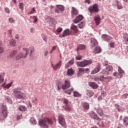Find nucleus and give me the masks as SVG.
I'll list each match as a JSON object with an SVG mask.
<instances>
[{
  "label": "nucleus",
  "mask_w": 128,
  "mask_h": 128,
  "mask_svg": "<svg viewBox=\"0 0 128 128\" xmlns=\"http://www.w3.org/2000/svg\"><path fill=\"white\" fill-rule=\"evenodd\" d=\"M22 89L20 88H17L13 90L12 94L14 96L15 98L18 100H26V94L22 92Z\"/></svg>",
  "instance_id": "nucleus-1"
},
{
  "label": "nucleus",
  "mask_w": 128,
  "mask_h": 128,
  "mask_svg": "<svg viewBox=\"0 0 128 128\" xmlns=\"http://www.w3.org/2000/svg\"><path fill=\"white\" fill-rule=\"evenodd\" d=\"M38 124L42 128H48L50 124H52V120L48 118H44L39 120Z\"/></svg>",
  "instance_id": "nucleus-2"
},
{
  "label": "nucleus",
  "mask_w": 128,
  "mask_h": 128,
  "mask_svg": "<svg viewBox=\"0 0 128 128\" xmlns=\"http://www.w3.org/2000/svg\"><path fill=\"white\" fill-rule=\"evenodd\" d=\"M30 52V49L24 48H23V51L20 52L16 57V60H20V58H26L28 56Z\"/></svg>",
  "instance_id": "nucleus-3"
},
{
  "label": "nucleus",
  "mask_w": 128,
  "mask_h": 128,
  "mask_svg": "<svg viewBox=\"0 0 128 128\" xmlns=\"http://www.w3.org/2000/svg\"><path fill=\"white\" fill-rule=\"evenodd\" d=\"M92 64V60H87L78 62L77 66L81 68H84L86 66H88V64Z\"/></svg>",
  "instance_id": "nucleus-4"
},
{
  "label": "nucleus",
  "mask_w": 128,
  "mask_h": 128,
  "mask_svg": "<svg viewBox=\"0 0 128 128\" xmlns=\"http://www.w3.org/2000/svg\"><path fill=\"white\" fill-rule=\"evenodd\" d=\"M112 66H108L102 71V74L105 76H110L112 74Z\"/></svg>",
  "instance_id": "nucleus-5"
},
{
  "label": "nucleus",
  "mask_w": 128,
  "mask_h": 128,
  "mask_svg": "<svg viewBox=\"0 0 128 128\" xmlns=\"http://www.w3.org/2000/svg\"><path fill=\"white\" fill-rule=\"evenodd\" d=\"M88 10V12H90V14H94L100 12V9H98V4H94L93 6H90Z\"/></svg>",
  "instance_id": "nucleus-6"
},
{
  "label": "nucleus",
  "mask_w": 128,
  "mask_h": 128,
  "mask_svg": "<svg viewBox=\"0 0 128 128\" xmlns=\"http://www.w3.org/2000/svg\"><path fill=\"white\" fill-rule=\"evenodd\" d=\"M74 36L72 32L68 28L64 30L62 34L59 36V38H66V36Z\"/></svg>",
  "instance_id": "nucleus-7"
},
{
  "label": "nucleus",
  "mask_w": 128,
  "mask_h": 128,
  "mask_svg": "<svg viewBox=\"0 0 128 128\" xmlns=\"http://www.w3.org/2000/svg\"><path fill=\"white\" fill-rule=\"evenodd\" d=\"M63 102L65 104L64 109L70 112V110H72V106L70 104H68V100L66 98H64Z\"/></svg>",
  "instance_id": "nucleus-8"
},
{
  "label": "nucleus",
  "mask_w": 128,
  "mask_h": 128,
  "mask_svg": "<svg viewBox=\"0 0 128 128\" xmlns=\"http://www.w3.org/2000/svg\"><path fill=\"white\" fill-rule=\"evenodd\" d=\"M0 111L4 118H6L8 116V110H6V107L5 106H1Z\"/></svg>",
  "instance_id": "nucleus-9"
},
{
  "label": "nucleus",
  "mask_w": 128,
  "mask_h": 128,
  "mask_svg": "<svg viewBox=\"0 0 128 128\" xmlns=\"http://www.w3.org/2000/svg\"><path fill=\"white\" fill-rule=\"evenodd\" d=\"M78 9L74 7H72L71 10L72 18H74L76 16H78Z\"/></svg>",
  "instance_id": "nucleus-10"
},
{
  "label": "nucleus",
  "mask_w": 128,
  "mask_h": 128,
  "mask_svg": "<svg viewBox=\"0 0 128 128\" xmlns=\"http://www.w3.org/2000/svg\"><path fill=\"white\" fill-rule=\"evenodd\" d=\"M112 80V77L107 76V77H104L103 76H102L100 77V82H106V84H108V82H110V80Z\"/></svg>",
  "instance_id": "nucleus-11"
},
{
  "label": "nucleus",
  "mask_w": 128,
  "mask_h": 128,
  "mask_svg": "<svg viewBox=\"0 0 128 128\" xmlns=\"http://www.w3.org/2000/svg\"><path fill=\"white\" fill-rule=\"evenodd\" d=\"M70 28L74 32H72V34H74V36H76L77 34H78V29L76 25L72 24Z\"/></svg>",
  "instance_id": "nucleus-12"
},
{
  "label": "nucleus",
  "mask_w": 128,
  "mask_h": 128,
  "mask_svg": "<svg viewBox=\"0 0 128 128\" xmlns=\"http://www.w3.org/2000/svg\"><path fill=\"white\" fill-rule=\"evenodd\" d=\"M58 122H59V124H60L61 126H64L66 125V121L64 120V115H59Z\"/></svg>",
  "instance_id": "nucleus-13"
},
{
  "label": "nucleus",
  "mask_w": 128,
  "mask_h": 128,
  "mask_svg": "<svg viewBox=\"0 0 128 128\" xmlns=\"http://www.w3.org/2000/svg\"><path fill=\"white\" fill-rule=\"evenodd\" d=\"M62 60H60L56 66H54V64H52L51 66L53 68V70H58V68H60V67L62 66Z\"/></svg>",
  "instance_id": "nucleus-14"
},
{
  "label": "nucleus",
  "mask_w": 128,
  "mask_h": 128,
  "mask_svg": "<svg viewBox=\"0 0 128 128\" xmlns=\"http://www.w3.org/2000/svg\"><path fill=\"white\" fill-rule=\"evenodd\" d=\"M70 86V83L68 80H65L64 85H62V90H66V88H68Z\"/></svg>",
  "instance_id": "nucleus-15"
},
{
  "label": "nucleus",
  "mask_w": 128,
  "mask_h": 128,
  "mask_svg": "<svg viewBox=\"0 0 128 128\" xmlns=\"http://www.w3.org/2000/svg\"><path fill=\"white\" fill-rule=\"evenodd\" d=\"M84 16H82V15H79L77 16L74 20V23L78 24L80 22H81V20H82Z\"/></svg>",
  "instance_id": "nucleus-16"
},
{
  "label": "nucleus",
  "mask_w": 128,
  "mask_h": 128,
  "mask_svg": "<svg viewBox=\"0 0 128 128\" xmlns=\"http://www.w3.org/2000/svg\"><path fill=\"white\" fill-rule=\"evenodd\" d=\"M100 70V66H97L91 72V74H96Z\"/></svg>",
  "instance_id": "nucleus-17"
},
{
  "label": "nucleus",
  "mask_w": 128,
  "mask_h": 128,
  "mask_svg": "<svg viewBox=\"0 0 128 128\" xmlns=\"http://www.w3.org/2000/svg\"><path fill=\"white\" fill-rule=\"evenodd\" d=\"M88 86H90V88H92L94 90H96L98 88V86L94 82H88Z\"/></svg>",
  "instance_id": "nucleus-18"
},
{
  "label": "nucleus",
  "mask_w": 128,
  "mask_h": 128,
  "mask_svg": "<svg viewBox=\"0 0 128 128\" xmlns=\"http://www.w3.org/2000/svg\"><path fill=\"white\" fill-rule=\"evenodd\" d=\"M94 20L96 22V25L98 26L100 24V16H96L94 18Z\"/></svg>",
  "instance_id": "nucleus-19"
},
{
  "label": "nucleus",
  "mask_w": 128,
  "mask_h": 128,
  "mask_svg": "<svg viewBox=\"0 0 128 128\" xmlns=\"http://www.w3.org/2000/svg\"><path fill=\"white\" fill-rule=\"evenodd\" d=\"M16 51L14 50L12 52H11L9 56H8V58L9 60H12L14 58V56H16Z\"/></svg>",
  "instance_id": "nucleus-20"
},
{
  "label": "nucleus",
  "mask_w": 128,
  "mask_h": 128,
  "mask_svg": "<svg viewBox=\"0 0 128 128\" xmlns=\"http://www.w3.org/2000/svg\"><path fill=\"white\" fill-rule=\"evenodd\" d=\"M86 50V46L82 44H80L78 46L77 48V50Z\"/></svg>",
  "instance_id": "nucleus-21"
},
{
  "label": "nucleus",
  "mask_w": 128,
  "mask_h": 128,
  "mask_svg": "<svg viewBox=\"0 0 128 128\" xmlns=\"http://www.w3.org/2000/svg\"><path fill=\"white\" fill-rule=\"evenodd\" d=\"M74 74V70H72V68H71L70 69L68 70L67 74L68 76H72Z\"/></svg>",
  "instance_id": "nucleus-22"
},
{
  "label": "nucleus",
  "mask_w": 128,
  "mask_h": 128,
  "mask_svg": "<svg viewBox=\"0 0 128 128\" xmlns=\"http://www.w3.org/2000/svg\"><path fill=\"white\" fill-rule=\"evenodd\" d=\"M9 46H16V42L14 39H12L9 41Z\"/></svg>",
  "instance_id": "nucleus-23"
},
{
  "label": "nucleus",
  "mask_w": 128,
  "mask_h": 128,
  "mask_svg": "<svg viewBox=\"0 0 128 128\" xmlns=\"http://www.w3.org/2000/svg\"><path fill=\"white\" fill-rule=\"evenodd\" d=\"M91 44H92V46H97L98 45V41H96V38H92L91 39Z\"/></svg>",
  "instance_id": "nucleus-24"
},
{
  "label": "nucleus",
  "mask_w": 128,
  "mask_h": 128,
  "mask_svg": "<svg viewBox=\"0 0 128 128\" xmlns=\"http://www.w3.org/2000/svg\"><path fill=\"white\" fill-rule=\"evenodd\" d=\"M26 107L24 106L21 105L19 107V110L20 112H26Z\"/></svg>",
  "instance_id": "nucleus-25"
},
{
  "label": "nucleus",
  "mask_w": 128,
  "mask_h": 128,
  "mask_svg": "<svg viewBox=\"0 0 128 128\" xmlns=\"http://www.w3.org/2000/svg\"><path fill=\"white\" fill-rule=\"evenodd\" d=\"M113 76H116L118 78H122V75L120 74L118 72L113 73Z\"/></svg>",
  "instance_id": "nucleus-26"
},
{
  "label": "nucleus",
  "mask_w": 128,
  "mask_h": 128,
  "mask_svg": "<svg viewBox=\"0 0 128 128\" xmlns=\"http://www.w3.org/2000/svg\"><path fill=\"white\" fill-rule=\"evenodd\" d=\"M102 52V49L100 46H97L94 50V54H100Z\"/></svg>",
  "instance_id": "nucleus-27"
},
{
  "label": "nucleus",
  "mask_w": 128,
  "mask_h": 128,
  "mask_svg": "<svg viewBox=\"0 0 128 128\" xmlns=\"http://www.w3.org/2000/svg\"><path fill=\"white\" fill-rule=\"evenodd\" d=\"M72 64H74V60H71L67 63L66 65L65 66V68H69L70 66H72Z\"/></svg>",
  "instance_id": "nucleus-28"
},
{
  "label": "nucleus",
  "mask_w": 128,
  "mask_h": 128,
  "mask_svg": "<svg viewBox=\"0 0 128 128\" xmlns=\"http://www.w3.org/2000/svg\"><path fill=\"white\" fill-rule=\"evenodd\" d=\"M116 2V6L118 10H122V3L120 2L118 0Z\"/></svg>",
  "instance_id": "nucleus-29"
},
{
  "label": "nucleus",
  "mask_w": 128,
  "mask_h": 128,
  "mask_svg": "<svg viewBox=\"0 0 128 128\" xmlns=\"http://www.w3.org/2000/svg\"><path fill=\"white\" fill-rule=\"evenodd\" d=\"M12 86V82H11L10 83H9L6 86H4V84H3L2 86L4 88H10Z\"/></svg>",
  "instance_id": "nucleus-30"
},
{
  "label": "nucleus",
  "mask_w": 128,
  "mask_h": 128,
  "mask_svg": "<svg viewBox=\"0 0 128 128\" xmlns=\"http://www.w3.org/2000/svg\"><path fill=\"white\" fill-rule=\"evenodd\" d=\"M90 116L92 118H93V120H96V118H98V116H96V113L94 112H91Z\"/></svg>",
  "instance_id": "nucleus-31"
},
{
  "label": "nucleus",
  "mask_w": 128,
  "mask_h": 128,
  "mask_svg": "<svg viewBox=\"0 0 128 128\" xmlns=\"http://www.w3.org/2000/svg\"><path fill=\"white\" fill-rule=\"evenodd\" d=\"M86 95L89 96V98H91V96H94V92L92 90H88Z\"/></svg>",
  "instance_id": "nucleus-32"
},
{
  "label": "nucleus",
  "mask_w": 128,
  "mask_h": 128,
  "mask_svg": "<svg viewBox=\"0 0 128 128\" xmlns=\"http://www.w3.org/2000/svg\"><path fill=\"white\" fill-rule=\"evenodd\" d=\"M83 108L84 110H89L90 109V104L88 103H84L83 104Z\"/></svg>",
  "instance_id": "nucleus-33"
},
{
  "label": "nucleus",
  "mask_w": 128,
  "mask_h": 128,
  "mask_svg": "<svg viewBox=\"0 0 128 128\" xmlns=\"http://www.w3.org/2000/svg\"><path fill=\"white\" fill-rule=\"evenodd\" d=\"M109 48H114V46H116V44L114 42H111L108 44Z\"/></svg>",
  "instance_id": "nucleus-34"
},
{
  "label": "nucleus",
  "mask_w": 128,
  "mask_h": 128,
  "mask_svg": "<svg viewBox=\"0 0 128 128\" xmlns=\"http://www.w3.org/2000/svg\"><path fill=\"white\" fill-rule=\"evenodd\" d=\"M97 112L100 116H104V112H102V109L99 108L97 110Z\"/></svg>",
  "instance_id": "nucleus-35"
},
{
  "label": "nucleus",
  "mask_w": 128,
  "mask_h": 128,
  "mask_svg": "<svg viewBox=\"0 0 128 128\" xmlns=\"http://www.w3.org/2000/svg\"><path fill=\"white\" fill-rule=\"evenodd\" d=\"M73 94H74V96L76 97H80V96H82L80 94L78 93V92L76 91H74L73 92Z\"/></svg>",
  "instance_id": "nucleus-36"
},
{
  "label": "nucleus",
  "mask_w": 128,
  "mask_h": 128,
  "mask_svg": "<svg viewBox=\"0 0 128 128\" xmlns=\"http://www.w3.org/2000/svg\"><path fill=\"white\" fill-rule=\"evenodd\" d=\"M56 7L58 8V10H61V12H64V6H62V5H56Z\"/></svg>",
  "instance_id": "nucleus-37"
},
{
  "label": "nucleus",
  "mask_w": 128,
  "mask_h": 128,
  "mask_svg": "<svg viewBox=\"0 0 128 128\" xmlns=\"http://www.w3.org/2000/svg\"><path fill=\"white\" fill-rule=\"evenodd\" d=\"M74 90V88H72L70 90H65V94H72V92H73Z\"/></svg>",
  "instance_id": "nucleus-38"
},
{
  "label": "nucleus",
  "mask_w": 128,
  "mask_h": 128,
  "mask_svg": "<svg viewBox=\"0 0 128 128\" xmlns=\"http://www.w3.org/2000/svg\"><path fill=\"white\" fill-rule=\"evenodd\" d=\"M118 71L119 74H121V76H122L123 74H124V70H122V68H120V67L118 68Z\"/></svg>",
  "instance_id": "nucleus-39"
},
{
  "label": "nucleus",
  "mask_w": 128,
  "mask_h": 128,
  "mask_svg": "<svg viewBox=\"0 0 128 128\" xmlns=\"http://www.w3.org/2000/svg\"><path fill=\"white\" fill-rule=\"evenodd\" d=\"M124 40L126 44H128V34H126V36H124Z\"/></svg>",
  "instance_id": "nucleus-40"
},
{
  "label": "nucleus",
  "mask_w": 128,
  "mask_h": 128,
  "mask_svg": "<svg viewBox=\"0 0 128 128\" xmlns=\"http://www.w3.org/2000/svg\"><path fill=\"white\" fill-rule=\"evenodd\" d=\"M124 122L126 126H128V117H126L124 118Z\"/></svg>",
  "instance_id": "nucleus-41"
},
{
  "label": "nucleus",
  "mask_w": 128,
  "mask_h": 128,
  "mask_svg": "<svg viewBox=\"0 0 128 128\" xmlns=\"http://www.w3.org/2000/svg\"><path fill=\"white\" fill-rule=\"evenodd\" d=\"M4 76H2V75L0 74V84H2L4 82Z\"/></svg>",
  "instance_id": "nucleus-42"
},
{
  "label": "nucleus",
  "mask_w": 128,
  "mask_h": 128,
  "mask_svg": "<svg viewBox=\"0 0 128 128\" xmlns=\"http://www.w3.org/2000/svg\"><path fill=\"white\" fill-rule=\"evenodd\" d=\"M78 72L80 74H84V68H79Z\"/></svg>",
  "instance_id": "nucleus-43"
},
{
  "label": "nucleus",
  "mask_w": 128,
  "mask_h": 128,
  "mask_svg": "<svg viewBox=\"0 0 128 128\" xmlns=\"http://www.w3.org/2000/svg\"><path fill=\"white\" fill-rule=\"evenodd\" d=\"M93 78L96 82H98V80H100V78L98 76H95Z\"/></svg>",
  "instance_id": "nucleus-44"
},
{
  "label": "nucleus",
  "mask_w": 128,
  "mask_h": 128,
  "mask_svg": "<svg viewBox=\"0 0 128 128\" xmlns=\"http://www.w3.org/2000/svg\"><path fill=\"white\" fill-rule=\"evenodd\" d=\"M20 8L22 10H24V4L20 3L19 4Z\"/></svg>",
  "instance_id": "nucleus-45"
},
{
  "label": "nucleus",
  "mask_w": 128,
  "mask_h": 128,
  "mask_svg": "<svg viewBox=\"0 0 128 128\" xmlns=\"http://www.w3.org/2000/svg\"><path fill=\"white\" fill-rule=\"evenodd\" d=\"M56 30L58 33L62 32V28L59 27Z\"/></svg>",
  "instance_id": "nucleus-46"
},
{
  "label": "nucleus",
  "mask_w": 128,
  "mask_h": 128,
  "mask_svg": "<svg viewBox=\"0 0 128 128\" xmlns=\"http://www.w3.org/2000/svg\"><path fill=\"white\" fill-rule=\"evenodd\" d=\"M82 56H78L76 57V60H82Z\"/></svg>",
  "instance_id": "nucleus-47"
},
{
  "label": "nucleus",
  "mask_w": 128,
  "mask_h": 128,
  "mask_svg": "<svg viewBox=\"0 0 128 128\" xmlns=\"http://www.w3.org/2000/svg\"><path fill=\"white\" fill-rule=\"evenodd\" d=\"M112 40V38L110 36H107V38H106V40H107V42H108V40Z\"/></svg>",
  "instance_id": "nucleus-48"
},
{
  "label": "nucleus",
  "mask_w": 128,
  "mask_h": 128,
  "mask_svg": "<svg viewBox=\"0 0 128 128\" xmlns=\"http://www.w3.org/2000/svg\"><path fill=\"white\" fill-rule=\"evenodd\" d=\"M34 12H36L35 8H33L32 11L29 12V14H34Z\"/></svg>",
  "instance_id": "nucleus-49"
},
{
  "label": "nucleus",
  "mask_w": 128,
  "mask_h": 128,
  "mask_svg": "<svg viewBox=\"0 0 128 128\" xmlns=\"http://www.w3.org/2000/svg\"><path fill=\"white\" fill-rule=\"evenodd\" d=\"M33 20H34V22L36 23L38 22V17L36 16H34L32 17Z\"/></svg>",
  "instance_id": "nucleus-50"
},
{
  "label": "nucleus",
  "mask_w": 128,
  "mask_h": 128,
  "mask_svg": "<svg viewBox=\"0 0 128 128\" xmlns=\"http://www.w3.org/2000/svg\"><path fill=\"white\" fill-rule=\"evenodd\" d=\"M8 21L10 22L11 24H12L14 22V20L13 18H10L8 19Z\"/></svg>",
  "instance_id": "nucleus-51"
},
{
  "label": "nucleus",
  "mask_w": 128,
  "mask_h": 128,
  "mask_svg": "<svg viewBox=\"0 0 128 128\" xmlns=\"http://www.w3.org/2000/svg\"><path fill=\"white\" fill-rule=\"evenodd\" d=\"M30 54H32V52H34V48L33 46H30Z\"/></svg>",
  "instance_id": "nucleus-52"
},
{
  "label": "nucleus",
  "mask_w": 128,
  "mask_h": 128,
  "mask_svg": "<svg viewBox=\"0 0 128 128\" xmlns=\"http://www.w3.org/2000/svg\"><path fill=\"white\" fill-rule=\"evenodd\" d=\"M78 26L80 28H84V24L82 23V22H80L78 24Z\"/></svg>",
  "instance_id": "nucleus-53"
},
{
  "label": "nucleus",
  "mask_w": 128,
  "mask_h": 128,
  "mask_svg": "<svg viewBox=\"0 0 128 128\" xmlns=\"http://www.w3.org/2000/svg\"><path fill=\"white\" fill-rule=\"evenodd\" d=\"M4 49L2 47L0 46V54H2V52H4Z\"/></svg>",
  "instance_id": "nucleus-54"
},
{
  "label": "nucleus",
  "mask_w": 128,
  "mask_h": 128,
  "mask_svg": "<svg viewBox=\"0 0 128 128\" xmlns=\"http://www.w3.org/2000/svg\"><path fill=\"white\" fill-rule=\"evenodd\" d=\"M108 35L107 34H103L102 36V38H104V40H106V38H108Z\"/></svg>",
  "instance_id": "nucleus-55"
},
{
  "label": "nucleus",
  "mask_w": 128,
  "mask_h": 128,
  "mask_svg": "<svg viewBox=\"0 0 128 128\" xmlns=\"http://www.w3.org/2000/svg\"><path fill=\"white\" fill-rule=\"evenodd\" d=\"M102 95L103 96H106V92L104 91H102Z\"/></svg>",
  "instance_id": "nucleus-56"
},
{
  "label": "nucleus",
  "mask_w": 128,
  "mask_h": 128,
  "mask_svg": "<svg viewBox=\"0 0 128 128\" xmlns=\"http://www.w3.org/2000/svg\"><path fill=\"white\" fill-rule=\"evenodd\" d=\"M5 12H7V14H10V9L8 8H5Z\"/></svg>",
  "instance_id": "nucleus-57"
},
{
  "label": "nucleus",
  "mask_w": 128,
  "mask_h": 128,
  "mask_svg": "<svg viewBox=\"0 0 128 128\" xmlns=\"http://www.w3.org/2000/svg\"><path fill=\"white\" fill-rule=\"evenodd\" d=\"M128 94H125L122 95V97L124 98H128Z\"/></svg>",
  "instance_id": "nucleus-58"
},
{
  "label": "nucleus",
  "mask_w": 128,
  "mask_h": 128,
  "mask_svg": "<svg viewBox=\"0 0 128 128\" xmlns=\"http://www.w3.org/2000/svg\"><path fill=\"white\" fill-rule=\"evenodd\" d=\"M21 118H22V115H18L17 116L16 120H20Z\"/></svg>",
  "instance_id": "nucleus-59"
},
{
  "label": "nucleus",
  "mask_w": 128,
  "mask_h": 128,
  "mask_svg": "<svg viewBox=\"0 0 128 128\" xmlns=\"http://www.w3.org/2000/svg\"><path fill=\"white\" fill-rule=\"evenodd\" d=\"M101 128H104V122H102L100 126Z\"/></svg>",
  "instance_id": "nucleus-60"
},
{
  "label": "nucleus",
  "mask_w": 128,
  "mask_h": 128,
  "mask_svg": "<svg viewBox=\"0 0 128 128\" xmlns=\"http://www.w3.org/2000/svg\"><path fill=\"white\" fill-rule=\"evenodd\" d=\"M48 54V51H46L44 53V56H46Z\"/></svg>",
  "instance_id": "nucleus-61"
},
{
  "label": "nucleus",
  "mask_w": 128,
  "mask_h": 128,
  "mask_svg": "<svg viewBox=\"0 0 128 128\" xmlns=\"http://www.w3.org/2000/svg\"><path fill=\"white\" fill-rule=\"evenodd\" d=\"M8 34L10 35V34H12V30H8Z\"/></svg>",
  "instance_id": "nucleus-62"
},
{
  "label": "nucleus",
  "mask_w": 128,
  "mask_h": 128,
  "mask_svg": "<svg viewBox=\"0 0 128 128\" xmlns=\"http://www.w3.org/2000/svg\"><path fill=\"white\" fill-rule=\"evenodd\" d=\"M85 2H86L88 4H90V0H86Z\"/></svg>",
  "instance_id": "nucleus-63"
},
{
  "label": "nucleus",
  "mask_w": 128,
  "mask_h": 128,
  "mask_svg": "<svg viewBox=\"0 0 128 128\" xmlns=\"http://www.w3.org/2000/svg\"><path fill=\"white\" fill-rule=\"evenodd\" d=\"M55 12H57V13L60 12V11L58 10V8L56 9Z\"/></svg>",
  "instance_id": "nucleus-64"
}]
</instances>
